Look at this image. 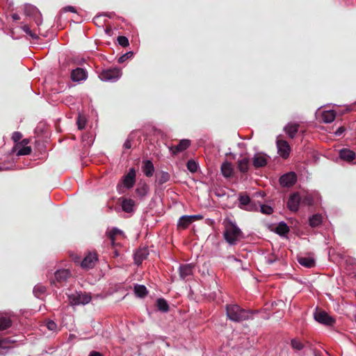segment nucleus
I'll return each mask as SVG.
<instances>
[{"label": "nucleus", "instance_id": "nucleus-4", "mask_svg": "<svg viewBox=\"0 0 356 356\" xmlns=\"http://www.w3.org/2000/svg\"><path fill=\"white\" fill-rule=\"evenodd\" d=\"M71 305H86L91 300V296L88 293L74 292L67 295Z\"/></svg>", "mask_w": 356, "mask_h": 356}, {"label": "nucleus", "instance_id": "nucleus-8", "mask_svg": "<svg viewBox=\"0 0 356 356\" xmlns=\"http://www.w3.org/2000/svg\"><path fill=\"white\" fill-rule=\"evenodd\" d=\"M279 181L282 187L289 188L297 181V175L294 172H289L282 175Z\"/></svg>", "mask_w": 356, "mask_h": 356}, {"label": "nucleus", "instance_id": "nucleus-27", "mask_svg": "<svg viewBox=\"0 0 356 356\" xmlns=\"http://www.w3.org/2000/svg\"><path fill=\"white\" fill-rule=\"evenodd\" d=\"M190 216L180 217L177 222V227L182 229L187 228L193 222Z\"/></svg>", "mask_w": 356, "mask_h": 356}, {"label": "nucleus", "instance_id": "nucleus-59", "mask_svg": "<svg viewBox=\"0 0 356 356\" xmlns=\"http://www.w3.org/2000/svg\"><path fill=\"white\" fill-rule=\"evenodd\" d=\"M318 195V194H316V195ZM315 196H316V194H314V193H313V195H312L313 199L314 198V197H315Z\"/></svg>", "mask_w": 356, "mask_h": 356}, {"label": "nucleus", "instance_id": "nucleus-31", "mask_svg": "<svg viewBox=\"0 0 356 356\" xmlns=\"http://www.w3.org/2000/svg\"><path fill=\"white\" fill-rule=\"evenodd\" d=\"M134 292L138 297L143 298L147 293V291L144 285L136 284L134 286Z\"/></svg>", "mask_w": 356, "mask_h": 356}, {"label": "nucleus", "instance_id": "nucleus-6", "mask_svg": "<svg viewBox=\"0 0 356 356\" xmlns=\"http://www.w3.org/2000/svg\"><path fill=\"white\" fill-rule=\"evenodd\" d=\"M24 13L26 15L33 17L38 26L42 24V15L35 6L31 4H25Z\"/></svg>", "mask_w": 356, "mask_h": 356}, {"label": "nucleus", "instance_id": "nucleus-57", "mask_svg": "<svg viewBox=\"0 0 356 356\" xmlns=\"http://www.w3.org/2000/svg\"><path fill=\"white\" fill-rule=\"evenodd\" d=\"M4 342H5V341H2L1 339H0V348H3Z\"/></svg>", "mask_w": 356, "mask_h": 356}, {"label": "nucleus", "instance_id": "nucleus-28", "mask_svg": "<svg viewBox=\"0 0 356 356\" xmlns=\"http://www.w3.org/2000/svg\"><path fill=\"white\" fill-rule=\"evenodd\" d=\"M158 184L162 185L168 182L170 179V175L165 171H161L156 175Z\"/></svg>", "mask_w": 356, "mask_h": 356}, {"label": "nucleus", "instance_id": "nucleus-53", "mask_svg": "<svg viewBox=\"0 0 356 356\" xmlns=\"http://www.w3.org/2000/svg\"><path fill=\"white\" fill-rule=\"evenodd\" d=\"M344 131L345 129L343 127H341L335 131V134L337 136H340Z\"/></svg>", "mask_w": 356, "mask_h": 356}, {"label": "nucleus", "instance_id": "nucleus-29", "mask_svg": "<svg viewBox=\"0 0 356 356\" xmlns=\"http://www.w3.org/2000/svg\"><path fill=\"white\" fill-rule=\"evenodd\" d=\"M335 119V113L333 111H324L322 113V120L326 123H330Z\"/></svg>", "mask_w": 356, "mask_h": 356}, {"label": "nucleus", "instance_id": "nucleus-43", "mask_svg": "<svg viewBox=\"0 0 356 356\" xmlns=\"http://www.w3.org/2000/svg\"><path fill=\"white\" fill-rule=\"evenodd\" d=\"M136 193L140 196V197H143L146 195L147 193V187L145 185L141 186V187H138L136 188Z\"/></svg>", "mask_w": 356, "mask_h": 356}, {"label": "nucleus", "instance_id": "nucleus-19", "mask_svg": "<svg viewBox=\"0 0 356 356\" xmlns=\"http://www.w3.org/2000/svg\"><path fill=\"white\" fill-rule=\"evenodd\" d=\"M149 254L148 250L145 248L138 249L134 254V261L138 266L140 265Z\"/></svg>", "mask_w": 356, "mask_h": 356}, {"label": "nucleus", "instance_id": "nucleus-24", "mask_svg": "<svg viewBox=\"0 0 356 356\" xmlns=\"http://www.w3.org/2000/svg\"><path fill=\"white\" fill-rule=\"evenodd\" d=\"M221 172L225 177H230L233 173L231 163L225 161L221 165Z\"/></svg>", "mask_w": 356, "mask_h": 356}, {"label": "nucleus", "instance_id": "nucleus-30", "mask_svg": "<svg viewBox=\"0 0 356 356\" xmlns=\"http://www.w3.org/2000/svg\"><path fill=\"white\" fill-rule=\"evenodd\" d=\"M46 287L42 284H37L33 288V294L35 297L40 298L46 292Z\"/></svg>", "mask_w": 356, "mask_h": 356}, {"label": "nucleus", "instance_id": "nucleus-15", "mask_svg": "<svg viewBox=\"0 0 356 356\" xmlns=\"http://www.w3.org/2000/svg\"><path fill=\"white\" fill-rule=\"evenodd\" d=\"M97 261V257L95 253H89L82 261L81 267L86 269H90L95 266Z\"/></svg>", "mask_w": 356, "mask_h": 356}, {"label": "nucleus", "instance_id": "nucleus-50", "mask_svg": "<svg viewBox=\"0 0 356 356\" xmlns=\"http://www.w3.org/2000/svg\"><path fill=\"white\" fill-rule=\"evenodd\" d=\"M64 12H72V13H76L75 8L71 6H66L63 8Z\"/></svg>", "mask_w": 356, "mask_h": 356}, {"label": "nucleus", "instance_id": "nucleus-1", "mask_svg": "<svg viewBox=\"0 0 356 356\" xmlns=\"http://www.w3.org/2000/svg\"><path fill=\"white\" fill-rule=\"evenodd\" d=\"M226 314L227 318L234 322H241L251 317L250 311L243 309L236 304L227 305Z\"/></svg>", "mask_w": 356, "mask_h": 356}, {"label": "nucleus", "instance_id": "nucleus-56", "mask_svg": "<svg viewBox=\"0 0 356 356\" xmlns=\"http://www.w3.org/2000/svg\"><path fill=\"white\" fill-rule=\"evenodd\" d=\"M308 224L309 226H312V216H308Z\"/></svg>", "mask_w": 356, "mask_h": 356}, {"label": "nucleus", "instance_id": "nucleus-26", "mask_svg": "<svg viewBox=\"0 0 356 356\" xmlns=\"http://www.w3.org/2000/svg\"><path fill=\"white\" fill-rule=\"evenodd\" d=\"M134 204L135 202L133 200L124 198L122 202V210L127 213H130L133 211Z\"/></svg>", "mask_w": 356, "mask_h": 356}, {"label": "nucleus", "instance_id": "nucleus-9", "mask_svg": "<svg viewBox=\"0 0 356 356\" xmlns=\"http://www.w3.org/2000/svg\"><path fill=\"white\" fill-rule=\"evenodd\" d=\"M195 265L193 264H181L179 267L180 279L183 280L190 279L193 275Z\"/></svg>", "mask_w": 356, "mask_h": 356}, {"label": "nucleus", "instance_id": "nucleus-18", "mask_svg": "<svg viewBox=\"0 0 356 356\" xmlns=\"http://www.w3.org/2000/svg\"><path fill=\"white\" fill-rule=\"evenodd\" d=\"M142 170L144 175L147 177L153 176L154 172V166L153 163L150 160L143 161Z\"/></svg>", "mask_w": 356, "mask_h": 356}, {"label": "nucleus", "instance_id": "nucleus-3", "mask_svg": "<svg viewBox=\"0 0 356 356\" xmlns=\"http://www.w3.org/2000/svg\"><path fill=\"white\" fill-rule=\"evenodd\" d=\"M122 76V71L120 68L114 67L103 70L99 74V79L103 81H117Z\"/></svg>", "mask_w": 356, "mask_h": 356}, {"label": "nucleus", "instance_id": "nucleus-33", "mask_svg": "<svg viewBox=\"0 0 356 356\" xmlns=\"http://www.w3.org/2000/svg\"><path fill=\"white\" fill-rule=\"evenodd\" d=\"M12 325L11 320L6 316H0V331L5 330Z\"/></svg>", "mask_w": 356, "mask_h": 356}, {"label": "nucleus", "instance_id": "nucleus-47", "mask_svg": "<svg viewBox=\"0 0 356 356\" xmlns=\"http://www.w3.org/2000/svg\"><path fill=\"white\" fill-rule=\"evenodd\" d=\"M277 260V257L274 254H271V255H268V256L266 257V261L268 264H272Z\"/></svg>", "mask_w": 356, "mask_h": 356}, {"label": "nucleus", "instance_id": "nucleus-36", "mask_svg": "<svg viewBox=\"0 0 356 356\" xmlns=\"http://www.w3.org/2000/svg\"><path fill=\"white\" fill-rule=\"evenodd\" d=\"M188 170L191 172H195L197 170L198 165L193 160H189L186 164Z\"/></svg>", "mask_w": 356, "mask_h": 356}, {"label": "nucleus", "instance_id": "nucleus-17", "mask_svg": "<svg viewBox=\"0 0 356 356\" xmlns=\"http://www.w3.org/2000/svg\"><path fill=\"white\" fill-rule=\"evenodd\" d=\"M191 145V141L188 139H182L179 144L170 147V151L173 154H177L186 149Z\"/></svg>", "mask_w": 356, "mask_h": 356}, {"label": "nucleus", "instance_id": "nucleus-13", "mask_svg": "<svg viewBox=\"0 0 356 356\" xmlns=\"http://www.w3.org/2000/svg\"><path fill=\"white\" fill-rule=\"evenodd\" d=\"M123 185L129 189L132 188L136 182V170L134 168L129 169L128 173L124 176Z\"/></svg>", "mask_w": 356, "mask_h": 356}, {"label": "nucleus", "instance_id": "nucleus-21", "mask_svg": "<svg viewBox=\"0 0 356 356\" xmlns=\"http://www.w3.org/2000/svg\"><path fill=\"white\" fill-rule=\"evenodd\" d=\"M339 156L342 160L350 162L355 159V154L350 149H343L339 152Z\"/></svg>", "mask_w": 356, "mask_h": 356}, {"label": "nucleus", "instance_id": "nucleus-48", "mask_svg": "<svg viewBox=\"0 0 356 356\" xmlns=\"http://www.w3.org/2000/svg\"><path fill=\"white\" fill-rule=\"evenodd\" d=\"M77 125H78L79 129H83L85 127V125H86V120H85V119H83L81 116H79L78 120H77Z\"/></svg>", "mask_w": 356, "mask_h": 356}, {"label": "nucleus", "instance_id": "nucleus-37", "mask_svg": "<svg viewBox=\"0 0 356 356\" xmlns=\"http://www.w3.org/2000/svg\"><path fill=\"white\" fill-rule=\"evenodd\" d=\"M117 234H122V232L120 229H118V228H113L111 232H108V237L109 238L111 239V242L113 243L114 242V240H115V236L117 235Z\"/></svg>", "mask_w": 356, "mask_h": 356}, {"label": "nucleus", "instance_id": "nucleus-46", "mask_svg": "<svg viewBox=\"0 0 356 356\" xmlns=\"http://www.w3.org/2000/svg\"><path fill=\"white\" fill-rule=\"evenodd\" d=\"M22 134L19 131H15L13 134L12 139L13 140V141L15 143H18V142L22 139Z\"/></svg>", "mask_w": 356, "mask_h": 356}, {"label": "nucleus", "instance_id": "nucleus-51", "mask_svg": "<svg viewBox=\"0 0 356 356\" xmlns=\"http://www.w3.org/2000/svg\"><path fill=\"white\" fill-rule=\"evenodd\" d=\"M123 146H124V147L125 149H130V148H131V141H130L129 140H127L124 142V143Z\"/></svg>", "mask_w": 356, "mask_h": 356}, {"label": "nucleus", "instance_id": "nucleus-7", "mask_svg": "<svg viewBox=\"0 0 356 356\" xmlns=\"http://www.w3.org/2000/svg\"><path fill=\"white\" fill-rule=\"evenodd\" d=\"M238 201L239 207L243 209L250 211H257L258 209L257 204L254 202H252L250 197L247 195H240Z\"/></svg>", "mask_w": 356, "mask_h": 356}, {"label": "nucleus", "instance_id": "nucleus-58", "mask_svg": "<svg viewBox=\"0 0 356 356\" xmlns=\"http://www.w3.org/2000/svg\"><path fill=\"white\" fill-rule=\"evenodd\" d=\"M231 258H232L236 261H241L239 259L234 258V257H232Z\"/></svg>", "mask_w": 356, "mask_h": 356}, {"label": "nucleus", "instance_id": "nucleus-45", "mask_svg": "<svg viewBox=\"0 0 356 356\" xmlns=\"http://www.w3.org/2000/svg\"><path fill=\"white\" fill-rule=\"evenodd\" d=\"M2 341H5V342L3 343V348H8L10 346H8L9 344L10 343H14L16 342L15 340L14 339H12L10 338H4V339H1Z\"/></svg>", "mask_w": 356, "mask_h": 356}, {"label": "nucleus", "instance_id": "nucleus-12", "mask_svg": "<svg viewBox=\"0 0 356 356\" xmlns=\"http://www.w3.org/2000/svg\"><path fill=\"white\" fill-rule=\"evenodd\" d=\"M88 77V72L86 70L81 67H77L71 72V79L74 82H80L86 80Z\"/></svg>", "mask_w": 356, "mask_h": 356}, {"label": "nucleus", "instance_id": "nucleus-25", "mask_svg": "<svg viewBox=\"0 0 356 356\" xmlns=\"http://www.w3.org/2000/svg\"><path fill=\"white\" fill-rule=\"evenodd\" d=\"M289 232V227L284 222H280L275 228V232L280 236H284Z\"/></svg>", "mask_w": 356, "mask_h": 356}, {"label": "nucleus", "instance_id": "nucleus-55", "mask_svg": "<svg viewBox=\"0 0 356 356\" xmlns=\"http://www.w3.org/2000/svg\"><path fill=\"white\" fill-rule=\"evenodd\" d=\"M12 18L13 20H18V19H19V16L18 14L14 13L12 15Z\"/></svg>", "mask_w": 356, "mask_h": 356}, {"label": "nucleus", "instance_id": "nucleus-52", "mask_svg": "<svg viewBox=\"0 0 356 356\" xmlns=\"http://www.w3.org/2000/svg\"><path fill=\"white\" fill-rule=\"evenodd\" d=\"M191 217V220L193 222L195 220H200L202 218V216L201 215H191L190 216Z\"/></svg>", "mask_w": 356, "mask_h": 356}, {"label": "nucleus", "instance_id": "nucleus-54", "mask_svg": "<svg viewBox=\"0 0 356 356\" xmlns=\"http://www.w3.org/2000/svg\"><path fill=\"white\" fill-rule=\"evenodd\" d=\"M88 356H103L102 353H100L99 352H97V351H92L90 353V354L88 355Z\"/></svg>", "mask_w": 356, "mask_h": 356}, {"label": "nucleus", "instance_id": "nucleus-16", "mask_svg": "<svg viewBox=\"0 0 356 356\" xmlns=\"http://www.w3.org/2000/svg\"><path fill=\"white\" fill-rule=\"evenodd\" d=\"M70 276V272L67 269L58 270L55 273V281L53 282L56 284V282L62 284L67 281Z\"/></svg>", "mask_w": 356, "mask_h": 356}, {"label": "nucleus", "instance_id": "nucleus-14", "mask_svg": "<svg viewBox=\"0 0 356 356\" xmlns=\"http://www.w3.org/2000/svg\"><path fill=\"white\" fill-rule=\"evenodd\" d=\"M277 147L278 153L282 158H287L290 153V147L287 142L277 139Z\"/></svg>", "mask_w": 356, "mask_h": 356}, {"label": "nucleus", "instance_id": "nucleus-44", "mask_svg": "<svg viewBox=\"0 0 356 356\" xmlns=\"http://www.w3.org/2000/svg\"><path fill=\"white\" fill-rule=\"evenodd\" d=\"M47 327L49 330L56 331L57 329V324L54 321L49 320L47 322Z\"/></svg>", "mask_w": 356, "mask_h": 356}, {"label": "nucleus", "instance_id": "nucleus-42", "mask_svg": "<svg viewBox=\"0 0 356 356\" xmlns=\"http://www.w3.org/2000/svg\"><path fill=\"white\" fill-rule=\"evenodd\" d=\"M323 220V217L321 215H313V227L315 226L319 225Z\"/></svg>", "mask_w": 356, "mask_h": 356}, {"label": "nucleus", "instance_id": "nucleus-32", "mask_svg": "<svg viewBox=\"0 0 356 356\" xmlns=\"http://www.w3.org/2000/svg\"><path fill=\"white\" fill-rule=\"evenodd\" d=\"M156 306L158 309L162 312H167L169 310V305L163 298H159L156 300Z\"/></svg>", "mask_w": 356, "mask_h": 356}, {"label": "nucleus", "instance_id": "nucleus-23", "mask_svg": "<svg viewBox=\"0 0 356 356\" xmlns=\"http://www.w3.org/2000/svg\"><path fill=\"white\" fill-rule=\"evenodd\" d=\"M299 125L296 123H289L285 127L284 130L286 134L291 138H294L298 131Z\"/></svg>", "mask_w": 356, "mask_h": 356}, {"label": "nucleus", "instance_id": "nucleus-49", "mask_svg": "<svg viewBox=\"0 0 356 356\" xmlns=\"http://www.w3.org/2000/svg\"><path fill=\"white\" fill-rule=\"evenodd\" d=\"M313 354L314 356H324L327 355V352L325 350H317L316 348H313Z\"/></svg>", "mask_w": 356, "mask_h": 356}, {"label": "nucleus", "instance_id": "nucleus-40", "mask_svg": "<svg viewBox=\"0 0 356 356\" xmlns=\"http://www.w3.org/2000/svg\"><path fill=\"white\" fill-rule=\"evenodd\" d=\"M117 40L118 44L123 47H126L129 44V40L125 36H118Z\"/></svg>", "mask_w": 356, "mask_h": 356}, {"label": "nucleus", "instance_id": "nucleus-39", "mask_svg": "<svg viewBox=\"0 0 356 356\" xmlns=\"http://www.w3.org/2000/svg\"><path fill=\"white\" fill-rule=\"evenodd\" d=\"M259 207H260L261 212L264 214L269 215V214H271L273 211V208L268 205L261 204V205H259Z\"/></svg>", "mask_w": 356, "mask_h": 356}, {"label": "nucleus", "instance_id": "nucleus-5", "mask_svg": "<svg viewBox=\"0 0 356 356\" xmlns=\"http://www.w3.org/2000/svg\"><path fill=\"white\" fill-rule=\"evenodd\" d=\"M314 317L317 322L326 326H333L335 323L334 318L328 315L325 311L318 310V309H316Z\"/></svg>", "mask_w": 356, "mask_h": 356}, {"label": "nucleus", "instance_id": "nucleus-41", "mask_svg": "<svg viewBox=\"0 0 356 356\" xmlns=\"http://www.w3.org/2000/svg\"><path fill=\"white\" fill-rule=\"evenodd\" d=\"M132 56H133V52L132 51H128V52L124 54L123 55H122L118 58V61L119 63H122L125 60H127V59L130 58Z\"/></svg>", "mask_w": 356, "mask_h": 356}, {"label": "nucleus", "instance_id": "nucleus-22", "mask_svg": "<svg viewBox=\"0 0 356 356\" xmlns=\"http://www.w3.org/2000/svg\"><path fill=\"white\" fill-rule=\"evenodd\" d=\"M238 169L242 173L248 171L250 167V159L248 157H243L238 160Z\"/></svg>", "mask_w": 356, "mask_h": 356}, {"label": "nucleus", "instance_id": "nucleus-38", "mask_svg": "<svg viewBox=\"0 0 356 356\" xmlns=\"http://www.w3.org/2000/svg\"><path fill=\"white\" fill-rule=\"evenodd\" d=\"M22 29L31 38L33 39H37L38 35L35 33L32 32V31L30 29L29 26L28 25H24L22 26Z\"/></svg>", "mask_w": 356, "mask_h": 356}, {"label": "nucleus", "instance_id": "nucleus-20", "mask_svg": "<svg viewBox=\"0 0 356 356\" xmlns=\"http://www.w3.org/2000/svg\"><path fill=\"white\" fill-rule=\"evenodd\" d=\"M300 201V197L298 194L295 193L291 195L287 202V206L289 209L291 211H297L299 207Z\"/></svg>", "mask_w": 356, "mask_h": 356}, {"label": "nucleus", "instance_id": "nucleus-11", "mask_svg": "<svg viewBox=\"0 0 356 356\" xmlns=\"http://www.w3.org/2000/svg\"><path fill=\"white\" fill-rule=\"evenodd\" d=\"M268 159L264 153H256L252 158V164L256 168L264 167L268 163Z\"/></svg>", "mask_w": 356, "mask_h": 356}, {"label": "nucleus", "instance_id": "nucleus-35", "mask_svg": "<svg viewBox=\"0 0 356 356\" xmlns=\"http://www.w3.org/2000/svg\"><path fill=\"white\" fill-rule=\"evenodd\" d=\"M292 348L296 350H300L304 348V344L299 340L293 339L291 341Z\"/></svg>", "mask_w": 356, "mask_h": 356}, {"label": "nucleus", "instance_id": "nucleus-34", "mask_svg": "<svg viewBox=\"0 0 356 356\" xmlns=\"http://www.w3.org/2000/svg\"><path fill=\"white\" fill-rule=\"evenodd\" d=\"M298 261L302 266H305L307 268L312 267V258H310V257L299 256V257H298Z\"/></svg>", "mask_w": 356, "mask_h": 356}, {"label": "nucleus", "instance_id": "nucleus-2", "mask_svg": "<svg viewBox=\"0 0 356 356\" xmlns=\"http://www.w3.org/2000/svg\"><path fill=\"white\" fill-rule=\"evenodd\" d=\"M243 237V232L235 223L229 222L226 225L224 238L229 245H236Z\"/></svg>", "mask_w": 356, "mask_h": 356}, {"label": "nucleus", "instance_id": "nucleus-10", "mask_svg": "<svg viewBox=\"0 0 356 356\" xmlns=\"http://www.w3.org/2000/svg\"><path fill=\"white\" fill-rule=\"evenodd\" d=\"M29 140L28 139H23L21 143L15 145L13 149L17 151V156L29 155L31 153V147L27 146Z\"/></svg>", "mask_w": 356, "mask_h": 356}]
</instances>
